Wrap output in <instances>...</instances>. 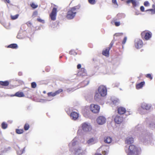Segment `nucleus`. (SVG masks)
Returning a JSON list of instances; mask_svg holds the SVG:
<instances>
[{
  "instance_id": "obj_28",
  "label": "nucleus",
  "mask_w": 155,
  "mask_h": 155,
  "mask_svg": "<svg viewBox=\"0 0 155 155\" xmlns=\"http://www.w3.org/2000/svg\"><path fill=\"white\" fill-rule=\"evenodd\" d=\"M126 16V15L124 13H119L117 14V17L119 19H120L121 18H124Z\"/></svg>"
},
{
  "instance_id": "obj_56",
  "label": "nucleus",
  "mask_w": 155,
  "mask_h": 155,
  "mask_svg": "<svg viewBox=\"0 0 155 155\" xmlns=\"http://www.w3.org/2000/svg\"><path fill=\"white\" fill-rule=\"evenodd\" d=\"M86 110V113L85 114V113H84V116L85 117H87L88 116V112H87V110Z\"/></svg>"
},
{
  "instance_id": "obj_49",
  "label": "nucleus",
  "mask_w": 155,
  "mask_h": 155,
  "mask_svg": "<svg viewBox=\"0 0 155 155\" xmlns=\"http://www.w3.org/2000/svg\"><path fill=\"white\" fill-rule=\"evenodd\" d=\"M20 35V33H18L17 36V38L18 39H23V38Z\"/></svg>"
},
{
  "instance_id": "obj_14",
  "label": "nucleus",
  "mask_w": 155,
  "mask_h": 155,
  "mask_svg": "<svg viewBox=\"0 0 155 155\" xmlns=\"http://www.w3.org/2000/svg\"><path fill=\"white\" fill-rule=\"evenodd\" d=\"M123 120V118L118 115H117L114 118L115 123L117 124H121Z\"/></svg>"
},
{
  "instance_id": "obj_23",
  "label": "nucleus",
  "mask_w": 155,
  "mask_h": 155,
  "mask_svg": "<svg viewBox=\"0 0 155 155\" xmlns=\"http://www.w3.org/2000/svg\"><path fill=\"white\" fill-rule=\"evenodd\" d=\"M95 143V139L93 137L90 138L87 141V143L89 145H93Z\"/></svg>"
},
{
  "instance_id": "obj_37",
  "label": "nucleus",
  "mask_w": 155,
  "mask_h": 155,
  "mask_svg": "<svg viewBox=\"0 0 155 155\" xmlns=\"http://www.w3.org/2000/svg\"><path fill=\"white\" fill-rule=\"evenodd\" d=\"M155 127V123L154 122H151L149 124V127L151 129H153Z\"/></svg>"
},
{
  "instance_id": "obj_52",
  "label": "nucleus",
  "mask_w": 155,
  "mask_h": 155,
  "mask_svg": "<svg viewBox=\"0 0 155 155\" xmlns=\"http://www.w3.org/2000/svg\"><path fill=\"white\" fill-rule=\"evenodd\" d=\"M103 154L104 155H107L108 153V151L107 150V151L104 150L102 151Z\"/></svg>"
},
{
  "instance_id": "obj_21",
  "label": "nucleus",
  "mask_w": 155,
  "mask_h": 155,
  "mask_svg": "<svg viewBox=\"0 0 155 155\" xmlns=\"http://www.w3.org/2000/svg\"><path fill=\"white\" fill-rule=\"evenodd\" d=\"M25 96V95L22 92L18 91L16 92L15 94L12 95L11 96H16L18 97H22Z\"/></svg>"
},
{
  "instance_id": "obj_53",
  "label": "nucleus",
  "mask_w": 155,
  "mask_h": 155,
  "mask_svg": "<svg viewBox=\"0 0 155 155\" xmlns=\"http://www.w3.org/2000/svg\"><path fill=\"white\" fill-rule=\"evenodd\" d=\"M38 13L37 11L34 12L33 13L32 16L34 17H35L38 15Z\"/></svg>"
},
{
  "instance_id": "obj_57",
  "label": "nucleus",
  "mask_w": 155,
  "mask_h": 155,
  "mask_svg": "<svg viewBox=\"0 0 155 155\" xmlns=\"http://www.w3.org/2000/svg\"><path fill=\"white\" fill-rule=\"evenodd\" d=\"M81 67V65L80 64H78L77 65V68L78 69H80Z\"/></svg>"
},
{
  "instance_id": "obj_27",
  "label": "nucleus",
  "mask_w": 155,
  "mask_h": 155,
  "mask_svg": "<svg viewBox=\"0 0 155 155\" xmlns=\"http://www.w3.org/2000/svg\"><path fill=\"white\" fill-rule=\"evenodd\" d=\"M8 48H11L13 49H16L18 48V45L16 44H12L7 46Z\"/></svg>"
},
{
  "instance_id": "obj_1",
  "label": "nucleus",
  "mask_w": 155,
  "mask_h": 155,
  "mask_svg": "<svg viewBox=\"0 0 155 155\" xmlns=\"http://www.w3.org/2000/svg\"><path fill=\"white\" fill-rule=\"evenodd\" d=\"M134 135L139 134V139L144 144H146L152 138V134L149 132L143 124H138L133 130Z\"/></svg>"
},
{
  "instance_id": "obj_41",
  "label": "nucleus",
  "mask_w": 155,
  "mask_h": 155,
  "mask_svg": "<svg viewBox=\"0 0 155 155\" xmlns=\"http://www.w3.org/2000/svg\"><path fill=\"white\" fill-rule=\"evenodd\" d=\"M31 6L32 8L34 9L36 8L38 6L37 5L35 4L34 3H32L31 4Z\"/></svg>"
},
{
  "instance_id": "obj_51",
  "label": "nucleus",
  "mask_w": 155,
  "mask_h": 155,
  "mask_svg": "<svg viewBox=\"0 0 155 155\" xmlns=\"http://www.w3.org/2000/svg\"><path fill=\"white\" fill-rule=\"evenodd\" d=\"M123 34V33H117L115 34L114 36H118L122 35Z\"/></svg>"
},
{
  "instance_id": "obj_62",
  "label": "nucleus",
  "mask_w": 155,
  "mask_h": 155,
  "mask_svg": "<svg viewBox=\"0 0 155 155\" xmlns=\"http://www.w3.org/2000/svg\"><path fill=\"white\" fill-rule=\"evenodd\" d=\"M119 84H120L119 83H118L117 84H115V86L116 87H117V86H118L119 85Z\"/></svg>"
},
{
  "instance_id": "obj_26",
  "label": "nucleus",
  "mask_w": 155,
  "mask_h": 155,
  "mask_svg": "<svg viewBox=\"0 0 155 155\" xmlns=\"http://www.w3.org/2000/svg\"><path fill=\"white\" fill-rule=\"evenodd\" d=\"M109 51L110 50L108 48H106L105 50L103 51L102 53L103 55L106 57H108L109 55Z\"/></svg>"
},
{
  "instance_id": "obj_33",
  "label": "nucleus",
  "mask_w": 155,
  "mask_h": 155,
  "mask_svg": "<svg viewBox=\"0 0 155 155\" xmlns=\"http://www.w3.org/2000/svg\"><path fill=\"white\" fill-rule=\"evenodd\" d=\"M112 100L113 104L115 105L117 104L119 102V100L117 98H115L114 99H112Z\"/></svg>"
},
{
  "instance_id": "obj_10",
  "label": "nucleus",
  "mask_w": 155,
  "mask_h": 155,
  "mask_svg": "<svg viewBox=\"0 0 155 155\" xmlns=\"http://www.w3.org/2000/svg\"><path fill=\"white\" fill-rule=\"evenodd\" d=\"M140 104L143 108L147 111L149 110L152 107V104H151L143 102L141 103Z\"/></svg>"
},
{
  "instance_id": "obj_64",
  "label": "nucleus",
  "mask_w": 155,
  "mask_h": 155,
  "mask_svg": "<svg viewBox=\"0 0 155 155\" xmlns=\"http://www.w3.org/2000/svg\"><path fill=\"white\" fill-rule=\"evenodd\" d=\"M152 7L153 8L155 9V4L153 5Z\"/></svg>"
},
{
  "instance_id": "obj_39",
  "label": "nucleus",
  "mask_w": 155,
  "mask_h": 155,
  "mask_svg": "<svg viewBox=\"0 0 155 155\" xmlns=\"http://www.w3.org/2000/svg\"><path fill=\"white\" fill-rule=\"evenodd\" d=\"M148 11H150L151 12L152 14H155V9H148L147 10L145 11L146 12H147Z\"/></svg>"
},
{
  "instance_id": "obj_40",
  "label": "nucleus",
  "mask_w": 155,
  "mask_h": 155,
  "mask_svg": "<svg viewBox=\"0 0 155 155\" xmlns=\"http://www.w3.org/2000/svg\"><path fill=\"white\" fill-rule=\"evenodd\" d=\"M69 54L71 55H76L77 54L76 52L74 50H71L69 51Z\"/></svg>"
},
{
  "instance_id": "obj_17",
  "label": "nucleus",
  "mask_w": 155,
  "mask_h": 155,
  "mask_svg": "<svg viewBox=\"0 0 155 155\" xmlns=\"http://www.w3.org/2000/svg\"><path fill=\"white\" fill-rule=\"evenodd\" d=\"M126 112V109L123 107H120L117 109V112L120 114H123Z\"/></svg>"
},
{
  "instance_id": "obj_4",
  "label": "nucleus",
  "mask_w": 155,
  "mask_h": 155,
  "mask_svg": "<svg viewBox=\"0 0 155 155\" xmlns=\"http://www.w3.org/2000/svg\"><path fill=\"white\" fill-rule=\"evenodd\" d=\"M78 142L77 140V139L76 138H74L69 144L70 150L73 151L72 150L78 146Z\"/></svg>"
},
{
  "instance_id": "obj_50",
  "label": "nucleus",
  "mask_w": 155,
  "mask_h": 155,
  "mask_svg": "<svg viewBox=\"0 0 155 155\" xmlns=\"http://www.w3.org/2000/svg\"><path fill=\"white\" fill-rule=\"evenodd\" d=\"M37 20L38 21L41 23H44L45 22L44 20H42L40 18H38Z\"/></svg>"
},
{
  "instance_id": "obj_9",
  "label": "nucleus",
  "mask_w": 155,
  "mask_h": 155,
  "mask_svg": "<svg viewBox=\"0 0 155 155\" xmlns=\"http://www.w3.org/2000/svg\"><path fill=\"white\" fill-rule=\"evenodd\" d=\"M73 150H74V153L75 155H82L83 154V150L80 146H78Z\"/></svg>"
},
{
  "instance_id": "obj_43",
  "label": "nucleus",
  "mask_w": 155,
  "mask_h": 155,
  "mask_svg": "<svg viewBox=\"0 0 155 155\" xmlns=\"http://www.w3.org/2000/svg\"><path fill=\"white\" fill-rule=\"evenodd\" d=\"M89 83V81H84L83 82H82V84H84V86H86Z\"/></svg>"
},
{
  "instance_id": "obj_63",
  "label": "nucleus",
  "mask_w": 155,
  "mask_h": 155,
  "mask_svg": "<svg viewBox=\"0 0 155 155\" xmlns=\"http://www.w3.org/2000/svg\"><path fill=\"white\" fill-rule=\"evenodd\" d=\"M94 155H102L101 154L99 153H96Z\"/></svg>"
},
{
  "instance_id": "obj_22",
  "label": "nucleus",
  "mask_w": 155,
  "mask_h": 155,
  "mask_svg": "<svg viewBox=\"0 0 155 155\" xmlns=\"http://www.w3.org/2000/svg\"><path fill=\"white\" fill-rule=\"evenodd\" d=\"M126 2L127 4L131 3L134 8L136 7L137 5V2L136 0H127Z\"/></svg>"
},
{
  "instance_id": "obj_38",
  "label": "nucleus",
  "mask_w": 155,
  "mask_h": 155,
  "mask_svg": "<svg viewBox=\"0 0 155 155\" xmlns=\"http://www.w3.org/2000/svg\"><path fill=\"white\" fill-rule=\"evenodd\" d=\"M31 85L32 88H35L37 86V84L36 82H33L31 83Z\"/></svg>"
},
{
  "instance_id": "obj_3",
  "label": "nucleus",
  "mask_w": 155,
  "mask_h": 155,
  "mask_svg": "<svg viewBox=\"0 0 155 155\" xmlns=\"http://www.w3.org/2000/svg\"><path fill=\"white\" fill-rule=\"evenodd\" d=\"M77 13L76 11H74L71 8L69 9L66 15V17L68 19L71 20L73 19Z\"/></svg>"
},
{
  "instance_id": "obj_20",
  "label": "nucleus",
  "mask_w": 155,
  "mask_h": 155,
  "mask_svg": "<svg viewBox=\"0 0 155 155\" xmlns=\"http://www.w3.org/2000/svg\"><path fill=\"white\" fill-rule=\"evenodd\" d=\"M104 143L109 144L111 143L112 139L111 137L109 136H107L104 137Z\"/></svg>"
},
{
  "instance_id": "obj_5",
  "label": "nucleus",
  "mask_w": 155,
  "mask_h": 155,
  "mask_svg": "<svg viewBox=\"0 0 155 155\" xmlns=\"http://www.w3.org/2000/svg\"><path fill=\"white\" fill-rule=\"evenodd\" d=\"M97 91L103 97H104L107 94V88L103 85L100 86L98 87Z\"/></svg>"
},
{
  "instance_id": "obj_54",
  "label": "nucleus",
  "mask_w": 155,
  "mask_h": 155,
  "mask_svg": "<svg viewBox=\"0 0 155 155\" xmlns=\"http://www.w3.org/2000/svg\"><path fill=\"white\" fill-rule=\"evenodd\" d=\"M112 2L114 5H116L118 6V4L117 2V0H112Z\"/></svg>"
},
{
  "instance_id": "obj_18",
  "label": "nucleus",
  "mask_w": 155,
  "mask_h": 155,
  "mask_svg": "<svg viewBox=\"0 0 155 155\" xmlns=\"http://www.w3.org/2000/svg\"><path fill=\"white\" fill-rule=\"evenodd\" d=\"M137 112L141 115L145 114H146V112L144 110V109L140 106L138 107L137 109Z\"/></svg>"
},
{
  "instance_id": "obj_32",
  "label": "nucleus",
  "mask_w": 155,
  "mask_h": 155,
  "mask_svg": "<svg viewBox=\"0 0 155 155\" xmlns=\"http://www.w3.org/2000/svg\"><path fill=\"white\" fill-rule=\"evenodd\" d=\"M16 132L18 134H21L23 133L24 131L23 129H16Z\"/></svg>"
},
{
  "instance_id": "obj_6",
  "label": "nucleus",
  "mask_w": 155,
  "mask_h": 155,
  "mask_svg": "<svg viewBox=\"0 0 155 155\" xmlns=\"http://www.w3.org/2000/svg\"><path fill=\"white\" fill-rule=\"evenodd\" d=\"M82 130L84 132L89 131L91 130V127L90 123L85 122L81 124Z\"/></svg>"
},
{
  "instance_id": "obj_24",
  "label": "nucleus",
  "mask_w": 155,
  "mask_h": 155,
  "mask_svg": "<svg viewBox=\"0 0 155 155\" xmlns=\"http://www.w3.org/2000/svg\"><path fill=\"white\" fill-rule=\"evenodd\" d=\"M81 71L78 73V74L82 76H85L86 75V71L84 68H81Z\"/></svg>"
},
{
  "instance_id": "obj_34",
  "label": "nucleus",
  "mask_w": 155,
  "mask_h": 155,
  "mask_svg": "<svg viewBox=\"0 0 155 155\" xmlns=\"http://www.w3.org/2000/svg\"><path fill=\"white\" fill-rule=\"evenodd\" d=\"M19 16V15L17 14L15 15H11V18L12 19L14 20L17 19Z\"/></svg>"
},
{
  "instance_id": "obj_7",
  "label": "nucleus",
  "mask_w": 155,
  "mask_h": 155,
  "mask_svg": "<svg viewBox=\"0 0 155 155\" xmlns=\"http://www.w3.org/2000/svg\"><path fill=\"white\" fill-rule=\"evenodd\" d=\"M90 109L93 113H97L99 111L100 107L98 105L92 104L90 105Z\"/></svg>"
},
{
  "instance_id": "obj_13",
  "label": "nucleus",
  "mask_w": 155,
  "mask_h": 155,
  "mask_svg": "<svg viewBox=\"0 0 155 155\" xmlns=\"http://www.w3.org/2000/svg\"><path fill=\"white\" fill-rule=\"evenodd\" d=\"M141 35L142 36L144 35L145 39L146 40H147L151 38L152 34L150 32L143 31L141 33Z\"/></svg>"
},
{
  "instance_id": "obj_12",
  "label": "nucleus",
  "mask_w": 155,
  "mask_h": 155,
  "mask_svg": "<svg viewBox=\"0 0 155 155\" xmlns=\"http://www.w3.org/2000/svg\"><path fill=\"white\" fill-rule=\"evenodd\" d=\"M143 43L142 40L136 38L135 40V47L137 48H140L143 46Z\"/></svg>"
},
{
  "instance_id": "obj_58",
  "label": "nucleus",
  "mask_w": 155,
  "mask_h": 155,
  "mask_svg": "<svg viewBox=\"0 0 155 155\" xmlns=\"http://www.w3.org/2000/svg\"><path fill=\"white\" fill-rule=\"evenodd\" d=\"M113 46V45L110 44L109 47L108 48H108L109 50H110V49Z\"/></svg>"
},
{
  "instance_id": "obj_31",
  "label": "nucleus",
  "mask_w": 155,
  "mask_h": 155,
  "mask_svg": "<svg viewBox=\"0 0 155 155\" xmlns=\"http://www.w3.org/2000/svg\"><path fill=\"white\" fill-rule=\"evenodd\" d=\"M2 127L3 129H6L8 127V124L5 122H3L1 124Z\"/></svg>"
},
{
  "instance_id": "obj_30",
  "label": "nucleus",
  "mask_w": 155,
  "mask_h": 155,
  "mask_svg": "<svg viewBox=\"0 0 155 155\" xmlns=\"http://www.w3.org/2000/svg\"><path fill=\"white\" fill-rule=\"evenodd\" d=\"M25 147H24V148L21 150H17V153L18 155H21L22 153H24L25 150Z\"/></svg>"
},
{
  "instance_id": "obj_25",
  "label": "nucleus",
  "mask_w": 155,
  "mask_h": 155,
  "mask_svg": "<svg viewBox=\"0 0 155 155\" xmlns=\"http://www.w3.org/2000/svg\"><path fill=\"white\" fill-rule=\"evenodd\" d=\"M145 84L144 81H142L140 83L136 84V88L137 89L142 88Z\"/></svg>"
},
{
  "instance_id": "obj_36",
  "label": "nucleus",
  "mask_w": 155,
  "mask_h": 155,
  "mask_svg": "<svg viewBox=\"0 0 155 155\" xmlns=\"http://www.w3.org/2000/svg\"><path fill=\"white\" fill-rule=\"evenodd\" d=\"M30 127L29 125L27 123H26L24 126V129L25 130H28Z\"/></svg>"
},
{
  "instance_id": "obj_16",
  "label": "nucleus",
  "mask_w": 155,
  "mask_h": 155,
  "mask_svg": "<svg viewBox=\"0 0 155 155\" xmlns=\"http://www.w3.org/2000/svg\"><path fill=\"white\" fill-rule=\"evenodd\" d=\"M79 114L77 112L73 111L71 114L70 117L71 119L74 120H76L78 117Z\"/></svg>"
},
{
  "instance_id": "obj_29",
  "label": "nucleus",
  "mask_w": 155,
  "mask_h": 155,
  "mask_svg": "<svg viewBox=\"0 0 155 155\" xmlns=\"http://www.w3.org/2000/svg\"><path fill=\"white\" fill-rule=\"evenodd\" d=\"M81 7V5L79 4L78 5L73 7H72L71 8L73 11H76L77 12V11L79 10L80 8Z\"/></svg>"
},
{
  "instance_id": "obj_44",
  "label": "nucleus",
  "mask_w": 155,
  "mask_h": 155,
  "mask_svg": "<svg viewBox=\"0 0 155 155\" xmlns=\"http://www.w3.org/2000/svg\"><path fill=\"white\" fill-rule=\"evenodd\" d=\"M62 90L61 89H60L55 91V93L56 94V95H57L58 94H59L61 92H62Z\"/></svg>"
},
{
  "instance_id": "obj_35",
  "label": "nucleus",
  "mask_w": 155,
  "mask_h": 155,
  "mask_svg": "<svg viewBox=\"0 0 155 155\" xmlns=\"http://www.w3.org/2000/svg\"><path fill=\"white\" fill-rule=\"evenodd\" d=\"M48 97H49L50 96L54 97L56 95V94L55 93V92H49L48 93Z\"/></svg>"
},
{
  "instance_id": "obj_47",
  "label": "nucleus",
  "mask_w": 155,
  "mask_h": 155,
  "mask_svg": "<svg viewBox=\"0 0 155 155\" xmlns=\"http://www.w3.org/2000/svg\"><path fill=\"white\" fill-rule=\"evenodd\" d=\"M127 37L126 36L124 37V39L122 41V43L123 44H124L126 43L127 40Z\"/></svg>"
},
{
  "instance_id": "obj_19",
  "label": "nucleus",
  "mask_w": 155,
  "mask_h": 155,
  "mask_svg": "<svg viewBox=\"0 0 155 155\" xmlns=\"http://www.w3.org/2000/svg\"><path fill=\"white\" fill-rule=\"evenodd\" d=\"M134 138L132 137H127L125 139V142L126 143L130 144L134 142Z\"/></svg>"
},
{
  "instance_id": "obj_45",
  "label": "nucleus",
  "mask_w": 155,
  "mask_h": 155,
  "mask_svg": "<svg viewBox=\"0 0 155 155\" xmlns=\"http://www.w3.org/2000/svg\"><path fill=\"white\" fill-rule=\"evenodd\" d=\"M146 77L147 78H149L151 80L153 79V77L150 74H148L146 75Z\"/></svg>"
},
{
  "instance_id": "obj_61",
  "label": "nucleus",
  "mask_w": 155,
  "mask_h": 155,
  "mask_svg": "<svg viewBox=\"0 0 155 155\" xmlns=\"http://www.w3.org/2000/svg\"><path fill=\"white\" fill-rule=\"evenodd\" d=\"M72 90V89L70 88H68L67 89V91L68 92H70Z\"/></svg>"
},
{
  "instance_id": "obj_8",
  "label": "nucleus",
  "mask_w": 155,
  "mask_h": 155,
  "mask_svg": "<svg viewBox=\"0 0 155 155\" xmlns=\"http://www.w3.org/2000/svg\"><path fill=\"white\" fill-rule=\"evenodd\" d=\"M97 123L100 125L104 124L106 122V119L105 117L103 116H99L97 119Z\"/></svg>"
},
{
  "instance_id": "obj_55",
  "label": "nucleus",
  "mask_w": 155,
  "mask_h": 155,
  "mask_svg": "<svg viewBox=\"0 0 155 155\" xmlns=\"http://www.w3.org/2000/svg\"><path fill=\"white\" fill-rule=\"evenodd\" d=\"M140 9L141 11L142 12H143L144 11V8L143 6H141Z\"/></svg>"
},
{
  "instance_id": "obj_42",
  "label": "nucleus",
  "mask_w": 155,
  "mask_h": 155,
  "mask_svg": "<svg viewBox=\"0 0 155 155\" xmlns=\"http://www.w3.org/2000/svg\"><path fill=\"white\" fill-rule=\"evenodd\" d=\"M89 3L91 5H94L96 3L95 0H88Z\"/></svg>"
},
{
  "instance_id": "obj_48",
  "label": "nucleus",
  "mask_w": 155,
  "mask_h": 155,
  "mask_svg": "<svg viewBox=\"0 0 155 155\" xmlns=\"http://www.w3.org/2000/svg\"><path fill=\"white\" fill-rule=\"evenodd\" d=\"M144 5L145 6H147L149 5V3L148 1H145L144 3Z\"/></svg>"
},
{
  "instance_id": "obj_59",
  "label": "nucleus",
  "mask_w": 155,
  "mask_h": 155,
  "mask_svg": "<svg viewBox=\"0 0 155 155\" xmlns=\"http://www.w3.org/2000/svg\"><path fill=\"white\" fill-rule=\"evenodd\" d=\"M27 24L28 26H30L31 25V23L29 22H28Z\"/></svg>"
},
{
  "instance_id": "obj_15",
  "label": "nucleus",
  "mask_w": 155,
  "mask_h": 155,
  "mask_svg": "<svg viewBox=\"0 0 155 155\" xmlns=\"http://www.w3.org/2000/svg\"><path fill=\"white\" fill-rule=\"evenodd\" d=\"M102 97H103V96H101L97 91L95 92L94 97V100L95 101L98 102L101 101Z\"/></svg>"
},
{
  "instance_id": "obj_60",
  "label": "nucleus",
  "mask_w": 155,
  "mask_h": 155,
  "mask_svg": "<svg viewBox=\"0 0 155 155\" xmlns=\"http://www.w3.org/2000/svg\"><path fill=\"white\" fill-rule=\"evenodd\" d=\"M18 74L19 76H21L22 75V73L21 72H19Z\"/></svg>"
},
{
  "instance_id": "obj_2",
  "label": "nucleus",
  "mask_w": 155,
  "mask_h": 155,
  "mask_svg": "<svg viewBox=\"0 0 155 155\" xmlns=\"http://www.w3.org/2000/svg\"><path fill=\"white\" fill-rule=\"evenodd\" d=\"M141 151L140 148L133 145H131L129 146V149L127 153V155H140Z\"/></svg>"
},
{
  "instance_id": "obj_46",
  "label": "nucleus",
  "mask_w": 155,
  "mask_h": 155,
  "mask_svg": "<svg viewBox=\"0 0 155 155\" xmlns=\"http://www.w3.org/2000/svg\"><path fill=\"white\" fill-rule=\"evenodd\" d=\"M114 25L116 26H118L120 25V21H114Z\"/></svg>"
},
{
  "instance_id": "obj_11",
  "label": "nucleus",
  "mask_w": 155,
  "mask_h": 155,
  "mask_svg": "<svg viewBox=\"0 0 155 155\" xmlns=\"http://www.w3.org/2000/svg\"><path fill=\"white\" fill-rule=\"evenodd\" d=\"M57 13V8L54 7L53 8L51 12L50 15L51 19L54 21L56 19V16Z\"/></svg>"
}]
</instances>
